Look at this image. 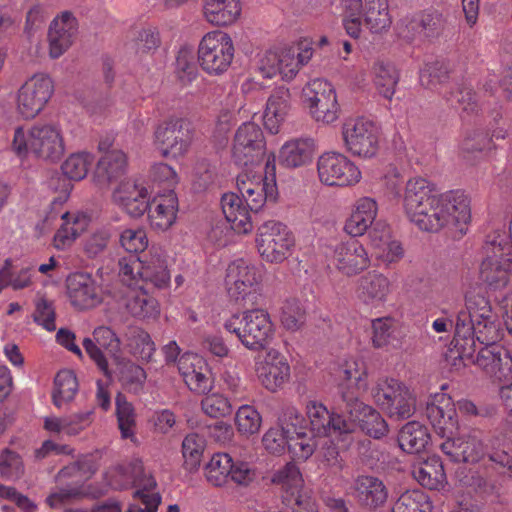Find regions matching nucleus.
<instances>
[{"mask_svg":"<svg viewBox=\"0 0 512 512\" xmlns=\"http://www.w3.org/2000/svg\"><path fill=\"white\" fill-rule=\"evenodd\" d=\"M263 279L262 265L238 258L225 269L224 287L231 300L244 306H254L263 298Z\"/></svg>","mask_w":512,"mask_h":512,"instance_id":"7","label":"nucleus"},{"mask_svg":"<svg viewBox=\"0 0 512 512\" xmlns=\"http://www.w3.org/2000/svg\"><path fill=\"white\" fill-rule=\"evenodd\" d=\"M301 102L317 123L329 125L339 118L340 105L334 85L324 78L308 81L301 91Z\"/></svg>","mask_w":512,"mask_h":512,"instance_id":"10","label":"nucleus"},{"mask_svg":"<svg viewBox=\"0 0 512 512\" xmlns=\"http://www.w3.org/2000/svg\"><path fill=\"white\" fill-rule=\"evenodd\" d=\"M266 152L263 131L254 122L243 123L236 131L232 147V158L241 166L259 165Z\"/></svg>","mask_w":512,"mask_h":512,"instance_id":"20","label":"nucleus"},{"mask_svg":"<svg viewBox=\"0 0 512 512\" xmlns=\"http://www.w3.org/2000/svg\"><path fill=\"white\" fill-rule=\"evenodd\" d=\"M119 243L126 252L138 254L147 249L149 240L143 228H126L119 235Z\"/></svg>","mask_w":512,"mask_h":512,"instance_id":"64","label":"nucleus"},{"mask_svg":"<svg viewBox=\"0 0 512 512\" xmlns=\"http://www.w3.org/2000/svg\"><path fill=\"white\" fill-rule=\"evenodd\" d=\"M237 430L240 434L249 436L257 433L262 424L260 413L250 405H242L235 416Z\"/></svg>","mask_w":512,"mask_h":512,"instance_id":"60","label":"nucleus"},{"mask_svg":"<svg viewBox=\"0 0 512 512\" xmlns=\"http://www.w3.org/2000/svg\"><path fill=\"white\" fill-rule=\"evenodd\" d=\"M10 149L20 159L33 155L42 161L56 162L65 152L64 133L55 123L20 125L13 131Z\"/></svg>","mask_w":512,"mask_h":512,"instance_id":"3","label":"nucleus"},{"mask_svg":"<svg viewBox=\"0 0 512 512\" xmlns=\"http://www.w3.org/2000/svg\"><path fill=\"white\" fill-rule=\"evenodd\" d=\"M342 401L345 402L347 420L354 423V430L360 426L367 435L375 439L382 438L388 433V424L374 408L364 404L349 392H342Z\"/></svg>","mask_w":512,"mask_h":512,"instance_id":"25","label":"nucleus"},{"mask_svg":"<svg viewBox=\"0 0 512 512\" xmlns=\"http://www.w3.org/2000/svg\"><path fill=\"white\" fill-rule=\"evenodd\" d=\"M294 244L292 232L281 222L269 220L258 228L257 249L267 262L282 263L291 255Z\"/></svg>","mask_w":512,"mask_h":512,"instance_id":"18","label":"nucleus"},{"mask_svg":"<svg viewBox=\"0 0 512 512\" xmlns=\"http://www.w3.org/2000/svg\"><path fill=\"white\" fill-rule=\"evenodd\" d=\"M202 411L211 418H222L231 414L230 400L220 392L206 393L201 401Z\"/></svg>","mask_w":512,"mask_h":512,"instance_id":"63","label":"nucleus"},{"mask_svg":"<svg viewBox=\"0 0 512 512\" xmlns=\"http://www.w3.org/2000/svg\"><path fill=\"white\" fill-rule=\"evenodd\" d=\"M178 371L188 389L199 395L206 394L213 387L210 368L206 360L195 353H185L178 359Z\"/></svg>","mask_w":512,"mask_h":512,"instance_id":"28","label":"nucleus"},{"mask_svg":"<svg viewBox=\"0 0 512 512\" xmlns=\"http://www.w3.org/2000/svg\"><path fill=\"white\" fill-rule=\"evenodd\" d=\"M148 222L156 231H166L173 226L177 219L178 198L174 189L158 190L150 200Z\"/></svg>","mask_w":512,"mask_h":512,"instance_id":"32","label":"nucleus"},{"mask_svg":"<svg viewBox=\"0 0 512 512\" xmlns=\"http://www.w3.org/2000/svg\"><path fill=\"white\" fill-rule=\"evenodd\" d=\"M241 15L239 0H204L203 16L211 25L224 27L234 24Z\"/></svg>","mask_w":512,"mask_h":512,"instance_id":"45","label":"nucleus"},{"mask_svg":"<svg viewBox=\"0 0 512 512\" xmlns=\"http://www.w3.org/2000/svg\"><path fill=\"white\" fill-rule=\"evenodd\" d=\"M412 475L423 487L440 490L447 484V477L440 457L433 455L413 464Z\"/></svg>","mask_w":512,"mask_h":512,"instance_id":"43","label":"nucleus"},{"mask_svg":"<svg viewBox=\"0 0 512 512\" xmlns=\"http://www.w3.org/2000/svg\"><path fill=\"white\" fill-rule=\"evenodd\" d=\"M373 84L377 92L385 99L391 100L399 82L395 66L384 60H377L371 68Z\"/></svg>","mask_w":512,"mask_h":512,"instance_id":"47","label":"nucleus"},{"mask_svg":"<svg viewBox=\"0 0 512 512\" xmlns=\"http://www.w3.org/2000/svg\"><path fill=\"white\" fill-rule=\"evenodd\" d=\"M238 194L244 199L248 207L260 211L266 202H274L278 196V188L274 172L255 171L245 169L236 178Z\"/></svg>","mask_w":512,"mask_h":512,"instance_id":"17","label":"nucleus"},{"mask_svg":"<svg viewBox=\"0 0 512 512\" xmlns=\"http://www.w3.org/2000/svg\"><path fill=\"white\" fill-rule=\"evenodd\" d=\"M221 209L232 230L239 234L252 231L251 212L244 199L235 192L224 193L221 197Z\"/></svg>","mask_w":512,"mask_h":512,"instance_id":"38","label":"nucleus"},{"mask_svg":"<svg viewBox=\"0 0 512 512\" xmlns=\"http://www.w3.org/2000/svg\"><path fill=\"white\" fill-rule=\"evenodd\" d=\"M330 262L342 275L354 277L367 270L371 264L369 253L365 246L357 240H347L337 243L332 248Z\"/></svg>","mask_w":512,"mask_h":512,"instance_id":"23","label":"nucleus"},{"mask_svg":"<svg viewBox=\"0 0 512 512\" xmlns=\"http://www.w3.org/2000/svg\"><path fill=\"white\" fill-rule=\"evenodd\" d=\"M399 198L406 217L423 231L466 225L471 219L467 195L460 191L438 194L435 184L421 176L409 178Z\"/></svg>","mask_w":512,"mask_h":512,"instance_id":"2","label":"nucleus"},{"mask_svg":"<svg viewBox=\"0 0 512 512\" xmlns=\"http://www.w3.org/2000/svg\"><path fill=\"white\" fill-rule=\"evenodd\" d=\"M194 131L182 117L171 116L160 123L154 131V146L165 158L178 159L190 150Z\"/></svg>","mask_w":512,"mask_h":512,"instance_id":"12","label":"nucleus"},{"mask_svg":"<svg viewBox=\"0 0 512 512\" xmlns=\"http://www.w3.org/2000/svg\"><path fill=\"white\" fill-rule=\"evenodd\" d=\"M94 163V155L90 152L81 151L71 154L62 164L63 175L70 183L71 180H82L86 177L90 167ZM60 176L55 174L52 177Z\"/></svg>","mask_w":512,"mask_h":512,"instance_id":"51","label":"nucleus"},{"mask_svg":"<svg viewBox=\"0 0 512 512\" xmlns=\"http://www.w3.org/2000/svg\"><path fill=\"white\" fill-rule=\"evenodd\" d=\"M429 496L420 489L406 490L395 501L391 512H431Z\"/></svg>","mask_w":512,"mask_h":512,"instance_id":"53","label":"nucleus"},{"mask_svg":"<svg viewBox=\"0 0 512 512\" xmlns=\"http://www.w3.org/2000/svg\"><path fill=\"white\" fill-rule=\"evenodd\" d=\"M291 113L290 92L285 87L275 89L268 97L263 110L262 120L265 129L277 134Z\"/></svg>","mask_w":512,"mask_h":512,"instance_id":"37","label":"nucleus"},{"mask_svg":"<svg viewBox=\"0 0 512 512\" xmlns=\"http://www.w3.org/2000/svg\"><path fill=\"white\" fill-rule=\"evenodd\" d=\"M148 477L153 476L139 460L111 466L104 473L106 486L113 489H125L130 486L142 489Z\"/></svg>","mask_w":512,"mask_h":512,"instance_id":"36","label":"nucleus"},{"mask_svg":"<svg viewBox=\"0 0 512 512\" xmlns=\"http://www.w3.org/2000/svg\"><path fill=\"white\" fill-rule=\"evenodd\" d=\"M224 327L236 334L249 350L265 348L273 339L275 331L270 314L263 308L246 309L241 315L233 314L225 321Z\"/></svg>","mask_w":512,"mask_h":512,"instance_id":"9","label":"nucleus"},{"mask_svg":"<svg viewBox=\"0 0 512 512\" xmlns=\"http://www.w3.org/2000/svg\"><path fill=\"white\" fill-rule=\"evenodd\" d=\"M316 151L315 142L308 137H296L285 141L278 150L277 156L271 154L267 158L266 168L275 170V161L284 168L296 169L311 163Z\"/></svg>","mask_w":512,"mask_h":512,"instance_id":"26","label":"nucleus"},{"mask_svg":"<svg viewBox=\"0 0 512 512\" xmlns=\"http://www.w3.org/2000/svg\"><path fill=\"white\" fill-rule=\"evenodd\" d=\"M232 468L233 458L229 454L216 453L206 465V479L214 486H222L228 482Z\"/></svg>","mask_w":512,"mask_h":512,"instance_id":"54","label":"nucleus"},{"mask_svg":"<svg viewBox=\"0 0 512 512\" xmlns=\"http://www.w3.org/2000/svg\"><path fill=\"white\" fill-rule=\"evenodd\" d=\"M78 34V21L70 11L58 14L48 29L49 55L53 59L62 56L74 43Z\"/></svg>","mask_w":512,"mask_h":512,"instance_id":"30","label":"nucleus"},{"mask_svg":"<svg viewBox=\"0 0 512 512\" xmlns=\"http://www.w3.org/2000/svg\"><path fill=\"white\" fill-rule=\"evenodd\" d=\"M67 296L76 309L87 310L102 303L103 291L89 273L76 272L67 278Z\"/></svg>","mask_w":512,"mask_h":512,"instance_id":"27","label":"nucleus"},{"mask_svg":"<svg viewBox=\"0 0 512 512\" xmlns=\"http://www.w3.org/2000/svg\"><path fill=\"white\" fill-rule=\"evenodd\" d=\"M354 491L360 502L373 508L382 506L388 497L384 483L373 476H359L355 480Z\"/></svg>","mask_w":512,"mask_h":512,"instance_id":"46","label":"nucleus"},{"mask_svg":"<svg viewBox=\"0 0 512 512\" xmlns=\"http://www.w3.org/2000/svg\"><path fill=\"white\" fill-rule=\"evenodd\" d=\"M290 438L291 433L278 424L265 432L262 444L270 454L280 455L289 450Z\"/></svg>","mask_w":512,"mask_h":512,"instance_id":"62","label":"nucleus"},{"mask_svg":"<svg viewBox=\"0 0 512 512\" xmlns=\"http://www.w3.org/2000/svg\"><path fill=\"white\" fill-rule=\"evenodd\" d=\"M314 54L312 42L300 40L295 46L266 50L259 54L258 70L264 78L280 75L285 81L293 80Z\"/></svg>","mask_w":512,"mask_h":512,"instance_id":"8","label":"nucleus"},{"mask_svg":"<svg viewBox=\"0 0 512 512\" xmlns=\"http://www.w3.org/2000/svg\"><path fill=\"white\" fill-rule=\"evenodd\" d=\"M54 93V82L45 73H36L25 80L18 88L15 109L23 120L37 117L46 107Z\"/></svg>","mask_w":512,"mask_h":512,"instance_id":"13","label":"nucleus"},{"mask_svg":"<svg viewBox=\"0 0 512 512\" xmlns=\"http://www.w3.org/2000/svg\"><path fill=\"white\" fill-rule=\"evenodd\" d=\"M255 372L262 386L271 392L281 389L290 379L286 357L274 348H269L256 358Z\"/></svg>","mask_w":512,"mask_h":512,"instance_id":"24","label":"nucleus"},{"mask_svg":"<svg viewBox=\"0 0 512 512\" xmlns=\"http://www.w3.org/2000/svg\"><path fill=\"white\" fill-rule=\"evenodd\" d=\"M92 338L83 339L82 345L89 358L97 365L98 369L108 378H112V370L109 368L105 351L114 361L120 359L121 340L118 335L107 326L96 327Z\"/></svg>","mask_w":512,"mask_h":512,"instance_id":"21","label":"nucleus"},{"mask_svg":"<svg viewBox=\"0 0 512 512\" xmlns=\"http://www.w3.org/2000/svg\"><path fill=\"white\" fill-rule=\"evenodd\" d=\"M119 298L123 301L127 311L135 318L155 319L160 314L158 301L148 295L142 286H127V291Z\"/></svg>","mask_w":512,"mask_h":512,"instance_id":"42","label":"nucleus"},{"mask_svg":"<svg viewBox=\"0 0 512 512\" xmlns=\"http://www.w3.org/2000/svg\"><path fill=\"white\" fill-rule=\"evenodd\" d=\"M343 13V27L352 38H359L364 25L371 33L389 29L392 18L389 0H337Z\"/></svg>","mask_w":512,"mask_h":512,"instance_id":"5","label":"nucleus"},{"mask_svg":"<svg viewBox=\"0 0 512 512\" xmlns=\"http://www.w3.org/2000/svg\"><path fill=\"white\" fill-rule=\"evenodd\" d=\"M317 176L328 187H354L362 179V172L348 156L336 151L322 153L316 161Z\"/></svg>","mask_w":512,"mask_h":512,"instance_id":"15","label":"nucleus"},{"mask_svg":"<svg viewBox=\"0 0 512 512\" xmlns=\"http://www.w3.org/2000/svg\"><path fill=\"white\" fill-rule=\"evenodd\" d=\"M370 247L377 260L385 265L398 262L404 256V250L399 241L392 237L387 226L376 225L369 232Z\"/></svg>","mask_w":512,"mask_h":512,"instance_id":"39","label":"nucleus"},{"mask_svg":"<svg viewBox=\"0 0 512 512\" xmlns=\"http://www.w3.org/2000/svg\"><path fill=\"white\" fill-rule=\"evenodd\" d=\"M130 352L143 361L151 360L155 352V344L150 335L142 329L134 328L127 339Z\"/></svg>","mask_w":512,"mask_h":512,"instance_id":"58","label":"nucleus"},{"mask_svg":"<svg viewBox=\"0 0 512 512\" xmlns=\"http://www.w3.org/2000/svg\"><path fill=\"white\" fill-rule=\"evenodd\" d=\"M205 446V439L197 433H190L184 438L182 453L185 465L189 469H195L200 465Z\"/></svg>","mask_w":512,"mask_h":512,"instance_id":"59","label":"nucleus"},{"mask_svg":"<svg viewBox=\"0 0 512 512\" xmlns=\"http://www.w3.org/2000/svg\"><path fill=\"white\" fill-rule=\"evenodd\" d=\"M399 446L408 453H418L425 449L430 441L428 429L417 421L406 423L399 433Z\"/></svg>","mask_w":512,"mask_h":512,"instance_id":"49","label":"nucleus"},{"mask_svg":"<svg viewBox=\"0 0 512 512\" xmlns=\"http://www.w3.org/2000/svg\"><path fill=\"white\" fill-rule=\"evenodd\" d=\"M306 415L309 420L310 431L320 437L323 445L332 443L331 436L349 434L354 432V423L347 420L345 402L339 405L337 411H329L327 407L318 401H309L306 404Z\"/></svg>","mask_w":512,"mask_h":512,"instance_id":"14","label":"nucleus"},{"mask_svg":"<svg viewBox=\"0 0 512 512\" xmlns=\"http://www.w3.org/2000/svg\"><path fill=\"white\" fill-rule=\"evenodd\" d=\"M274 483L282 485L286 490L285 496H291V493L301 491L303 479L299 468L294 463H287L282 469L278 470L273 478Z\"/></svg>","mask_w":512,"mask_h":512,"instance_id":"61","label":"nucleus"},{"mask_svg":"<svg viewBox=\"0 0 512 512\" xmlns=\"http://www.w3.org/2000/svg\"><path fill=\"white\" fill-rule=\"evenodd\" d=\"M78 392V381L73 371L64 369L54 379L53 404L62 409L71 402Z\"/></svg>","mask_w":512,"mask_h":512,"instance_id":"50","label":"nucleus"},{"mask_svg":"<svg viewBox=\"0 0 512 512\" xmlns=\"http://www.w3.org/2000/svg\"><path fill=\"white\" fill-rule=\"evenodd\" d=\"M116 416L122 438H135L136 412L132 403L128 402L124 395L117 394L115 399Z\"/></svg>","mask_w":512,"mask_h":512,"instance_id":"56","label":"nucleus"},{"mask_svg":"<svg viewBox=\"0 0 512 512\" xmlns=\"http://www.w3.org/2000/svg\"><path fill=\"white\" fill-rule=\"evenodd\" d=\"M10 266V260H6L4 267L0 269V282H3L13 290L33 288L36 274L34 266H24L14 271H10Z\"/></svg>","mask_w":512,"mask_h":512,"instance_id":"52","label":"nucleus"},{"mask_svg":"<svg viewBox=\"0 0 512 512\" xmlns=\"http://www.w3.org/2000/svg\"><path fill=\"white\" fill-rule=\"evenodd\" d=\"M441 451L453 462L477 463L485 453L486 447L475 431L450 436L440 445Z\"/></svg>","mask_w":512,"mask_h":512,"instance_id":"29","label":"nucleus"},{"mask_svg":"<svg viewBox=\"0 0 512 512\" xmlns=\"http://www.w3.org/2000/svg\"><path fill=\"white\" fill-rule=\"evenodd\" d=\"M119 277L126 286L152 287L158 290L169 287L171 275L164 250L152 247L148 258L144 260L121 258Z\"/></svg>","mask_w":512,"mask_h":512,"instance_id":"6","label":"nucleus"},{"mask_svg":"<svg viewBox=\"0 0 512 512\" xmlns=\"http://www.w3.org/2000/svg\"><path fill=\"white\" fill-rule=\"evenodd\" d=\"M47 185L56 195L51 200L50 212L35 225L37 237L45 236L51 231L55 218L60 214L59 208L69 199L73 188L72 183L61 176L51 177Z\"/></svg>","mask_w":512,"mask_h":512,"instance_id":"41","label":"nucleus"},{"mask_svg":"<svg viewBox=\"0 0 512 512\" xmlns=\"http://www.w3.org/2000/svg\"><path fill=\"white\" fill-rule=\"evenodd\" d=\"M482 253L481 280L494 290L506 288L512 280V222L509 232L495 229L487 234Z\"/></svg>","mask_w":512,"mask_h":512,"instance_id":"4","label":"nucleus"},{"mask_svg":"<svg viewBox=\"0 0 512 512\" xmlns=\"http://www.w3.org/2000/svg\"><path fill=\"white\" fill-rule=\"evenodd\" d=\"M444 15L435 9L424 11L417 19L410 20L404 28L398 27V34L409 41L416 38V33H423L426 37L438 35L445 27Z\"/></svg>","mask_w":512,"mask_h":512,"instance_id":"44","label":"nucleus"},{"mask_svg":"<svg viewBox=\"0 0 512 512\" xmlns=\"http://www.w3.org/2000/svg\"><path fill=\"white\" fill-rule=\"evenodd\" d=\"M126 169V154L121 150H112L99 159L96 167V178L99 183L107 184L123 176Z\"/></svg>","mask_w":512,"mask_h":512,"instance_id":"48","label":"nucleus"},{"mask_svg":"<svg viewBox=\"0 0 512 512\" xmlns=\"http://www.w3.org/2000/svg\"><path fill=\"white\" fill-rule=\"evenodd\" d=\"M378 203L370 196L356 199L344 223V231L351 237L363 236L372 227L378 215Z\"/></svg>","mask_w":512,"mask_h":512,"instance_id":"35","label":"nucleus"},{"mask_svg":"<svg viewBox=\"0 0 512 512\" xmlns=\"http://www.w3.org/2000/svg\"><path fill=\"white\" fill-rule=\"evenodd\" d=\"M146 484L142 489H136L134 492V498L139 501L144 507H141L137 503H133L129 506L126 512H156L161 502V496L157 491V483L154 477L146 478Z\"/></svg>","mask_w":512,"mask_h":512,"instance_id":"55","label":"nucleus"},{"mask_svg":"<svg viewBox=\"0 0 512 512\" xmlns=\"http://www.w3.org/2000/svg\"><path fill=\"white\" fill-rule=\"evenodd\" d=\"M501 335L500 322L490 301L480 294H467L455 323L459 362L470 360L492 377L499 380L510 378L512 356L508 349L497 344Z\"/></svg>","mask_w":512,"mask_h":512,"instance_id":"1","label":"nucleus"},{"mask_svg":"<svg viewBox=\"0 0 512 512\" xmlns=\"http://www.w3.org/2000/svg\"><path fill=\"white\" fill-rule=\"evenodd\" d=\"M113 202L129 216L141 217L148 208V189L141 183L132 179L121 182L113 191Z\"/></svg>","mask_w":512,"mask_h":512,"instance_id":"33","label":"nucleus"},{"mask_svg":"<svg viewBox=\"0 0 512 512\" xmlns=\"http://www.w3.org/2000/svg\"><path fill=\"white\" fill-rule=\"evenodd\" d=\"M115 373H118L120 381L129 389L138 391L146 380V373L142 367L121 358L115 362ZM114 371H112V374Z\"/></svg>","mask_w":512,"mask_h":512,"instance_id":"57","label":"nucleus"},{"mask_svg":"<svg viewBox=\"0 0 512 512\" xmlns=\"http://www.w3.org/2000/svg\"><path fill=\"white\" fill-rule=\"evenodd\" d=\"M425 416L435 433L448 439L458 430V417L452 398L443 392L429 396L425 406Z\"/></svg>","mask_w":512,"mask_h":512,"instance_id":"22","label":"nucleus"},{"mask_svg":"<svg viewBox=\"0 0 512 512\" xmlns=\"http://www.w3.org/2000/svg\"><path fill=\"white\" fill-rule=\"evenodd\" d=\"M392 292L390 279L383 273L372 270L358 278L355 293L365 305L378 307L384 304Z\"/></svg>","mask_w":512,"mask_h":512,"instance_id":"34","label":"nucleus"},{"mask_svg":"<svg viewBox=\"0 0 512 512\" xmlns=\"http://www.w3.org/2000/svg\"><path fill=\"white\" fill-rule=\"evenodd\" d=\"M342 138L346 150L354 156L368 159L378 152V126L365 117L347 119L342 125Z\"/></svg>","mask_w":512,"mask_h":512,"instance_id":"19","label":"nucleus"},{"mask_svg":"<svg viewBox=\"0 0 512 512\" xmlns=\"http://www.w3.org/2000/svg\"><path fill=\"white\" fill-rule=\"evenodd\" d=\"M373 398L377 405L392 418L407 419L416 410L414 392L394 378L380 380L373 390Z\"/></svg>","mask_w":512,"mask_h":512,"instance_id":"16","label":"nucleus"},{"mask_svg":"<svg viewBox=\"0 0 512 512\" xmlns=\"http://www.w3.org/2000/svg\"><path fill=\"white\" fill-rule=\"evenodd\" d=\"M315 452L329 465H333L337 462L339 453L333 443L323 445V441L320 437L314 435V433L307 434L305 431L297 432V434L294 435L291 434L289 453L294 459L305 461Z\"/></svg>","mask_w":512,"mask_h":512,"instance_id":"31","label":"nucleus"},{"mask_svg":"<svg viewBox=\"0 0 512 512\" xmlns=\"http://www.w3.org/2000/svg\"><path fill=\"white\" fill-rule=\"evenodd\" d=\"M235 47L231 36L215 30L206 33L198 45V62L204 72L212 76L224 74L231 66Z\"/></svg>","mask_w":512,"mask_h":512,"instance_id":"11","label":"nucleus"},{"mask_svg":"<svg viewBox=\"0 0 512 512\" xmlns=\"http://www.w3.org/2000/svg\"><path fill=\"white\" fill-rule=\"evenodd\" d=\"M60 217L62 224L53 236L52 245L58 251H67L87 229L89 219L83 213L68 211L60 213Z\"/></svg>","mask_w":512,"mask_h":512,"instance_id":"40","label":"nucleus"}]
</instances>
